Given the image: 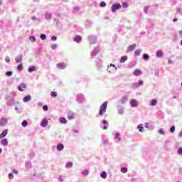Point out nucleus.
I'll list each match as a JSON object with an SVG mask.
<instances>
[{"mask_svg": "<svg viewBox=\"0 0 182 182\" xmlns=\"http://www.w3.org/2000/svg\"><path fill=\"white\" fill-rule=\"evenodd\" d=\"M87 41L90 43V45H95V43H96V42H97V37H96L95 36H89L87 37Z\"/></svg>", "mask_w": 182, "mask_h": 182, "instance_id": "7ed1b4c3", "label": "nucleus"}, {"mask_svg": "<svg viewBox=\"0 0 182 182\" xmlns=\"http://www.w3.org/2000/svg\"><path fill=\"white\" fill-rule=\"evenodd\" d=\"M130 105L132 107H137L139 106V101L134 99H132L130 101Z\"/></svg>", "mask_w": 182, "mask_h": 182, "instance_id": "6e6552de", "label": "nucleus"}, {"mask_svg": "<svg viewBox=\"0 0 182 182\" xmlns=\"http://www.w3.org/2000/svg\"><path fill=\"white\" fill-rule=\"evenodd\" d=\"M7 106H14L15 105V101H14V99H10L6 102Z\"/></svg>", "mask_w": 182, "mask_h": 182, "instance_id": "393cba45", "label": "nucleus"}, {"mask_svg": "<svg viewBox=\"0 0 182 182\" xmlns=\"http://www.w3.org/2000/svg\"><path fill=\"white\" fill-rule=\"evenodd\" d=\"M164 55V53H163V50H159L156 51V58H163Z\"/></svg>", "mask_w": 182, "mask_h": 182, "instance_id": "dca6fc26", "label": "nucleus"}, {"mask_svg": "<svg viewBox=\"0 0 182 182\" xmlns=\"http://www.w3.org/2000/svg\"><path fill=\"white\" fill-rule=\"evenodd\" d=\"M43 110H44V112H48L49 110V107H48V105H44L43 107Z\"/></svg>", "mask_w": 182, "mask_h": 182, "instance_id": "3c124183", "label": "nucleus"}, {"mask_svg": "<svg viewBox=\"0 0 182 182\" xmlns=\"http://www.w3.org/2000/svg\"><path fill=\"white\" fill-rule=\"evenodd\" d=\"M151 106H157V100L156 99H153L151 101Z\"/></svg>", "mask_w": 182, "mask_h": 182, "instance_id": "f704fd0d", "label": "nucleus"}, {"mask_svg": "<svg viewBox=\"0 0 182 182\" xmlns=\"http://www.w3.org/2000/svg\"><path fill=\"white\" fill-rule=\"evenodd\" d=\"M100 6H101V8H105V6H106V2L101 1L100 4Z\"/></svg>", "mask_w": 182, "mask_h": 182, "instance_id": "de8ad7c7", "label": "nucleus"}, {"mask_svg": "<svg viewBox=\"0 0 182 182\" xmlns=\"http://www.w3.org/2000/svg\"><path fill=\"white\" fill-rule=\"evenodd\" d=\"M138 85H139V86H143V85H144L143 80H139L138 81Z\"/></svg>", "mask_w": 182, "mask_h": 182, "instance_id": "6e6d98bb", "label": "nucleus"}, {"mask_svg": "<svg viewBox=\"0 0 182 182\" xmlns=\"http://www.w3.org/2000/svg\"><path fill=\"white\" fill-rule=\"evenodd\" d=\"M56 39H58V38L56 36H53L51 37V41H56Z\"/></svg>", "mask_w": 182, "mask_h": 182, "instance_id": "338daca9", "label": "nucleus"}, {"mask_svg": "<svg viewBox=\"0 0 182 182\" xmlns=\"http://www.w3.org/2000/svg\"><path fill=\"white\" fill-rule=\"evenodd\" d=\"M133 75L134 76H140L141 75H143V72L141 71V70H135L133 73Z\"/></svg>", "mask_w": 182, "mask_h": 182, "instance_id": "a211bd4d", "label": "nucleus"}, {"mask_svg": "<svg viewBox=\"0 0 182 182\" xmlns=\"http://www.w3.org/2000/svg\"><path fill=\"white\" fill-rule=\"evenodd\" d=\"M92 22L90 20H86L85 22V26L87 29H89V28H92Z\"/></svg>", "mask_w": 182, "mask_h": 182, "instance_id": "9b49d317", "label": "nucleus"}, {"mask_svg": "<svg viewBox=\"0 0 182 182\" xmlns=\"http://www.w3.org/2000/svg\"><path fill=\"white\" fill-rule=\"evenodd\" d=\"M17 69L19 70V71H21L23 70V65L22 64H18V66H17Z\"/></svg>", "mask_w": 182, "mask_h": 182, "instance_id": "a19ab883", "label": "nucleus"}, {"mask_svg": "<svg viewBox=\"0 0 182 182\" xmlns=\"http://www.w3.org/2000/svg\"><path fill=\"white\" fill-rule=\"evenodd\" d=\"M76 102H77V103H83V102H85V95H83L82 94L77 95Z\"/></svg>", "mask_w": 182, "mask_h": 182, "instance_id": "39448f33", "label": "nucleus"}, {"mask_svg": "<svg viewBox=\"0 0 182 182\" xmlns=\"http://www.w3.org/2000/svg\"><path fill=\"white\" fill-rule=\"evenodd\" d=\"M68 117L69 120H73V119H75V114L70 111L68 114Z\"/></svg>", "mask_w": 182, "mask_h": 182, "instance_id": "412c9836", "label": "nucleus"}, {"mask_svg": "<svg viewBox=\"0 0 182 182\" xmlns=\"http://www.w3.org/2000/svg\"><path fill=\"white\" fill-rule=\"evenodd\" d=\"M140 53H141V49L136 50L134 52V56H140Z\"/></svg>", "mask_w": 182, "mask_h": 182, "instance_id": "c9c22d12", "label": "nucleus"}, {"mask_svg": "<svg viewBox=\"0 0 182 182\" xmlns=\"http://www.w3.org/2000/svg\"><path fill=\"white\" fill-rule=\"evenodd\" d=\"M176 12H178V14H179V15H182L181 8H178L176 10Z\"/></svg>", "mask_w": 182, "mask_h": 182, "instance_id": "864d4df0", "label": "nucleus"}, {"mask_svg": "<svg viewBox=\"0 0 182 182\" xmlns=\"http://www.w3.org/2000/svg\"><path fill=\"white\" fill-rule=\"evenodd\" d=\"M66 64L65 63H60L57 64V68L58 69L63 70V69H66Z\"/></svg>", "mask_w": 182, "mask_h": 182, "instance_id": "ddd939ff", "label": "nucleus"}, {"mask_svg": "<svg viewBox=\"0 0 182 182\" xmlns=\"http://www.w3.org/2000/svg\"><path fill=\"white\" fill-rule=\"evenodd\" d=\"M32 166V163H31V161H26V164H25V166L27 167V168H31Z\"/></svg>", "mask_w": 182, "mask_h": 182, "instance_id": "58836bf2", "label": "nucleus"}, {"mask_svg": "<svg viewBox=\"0 0 182 182\" xmlns=\"http://www.w3.org/2000/svg\"><path fill=\"white\" fill-rule=\"evenodd\" d=\"M82 176H89V171L85 169L82 172Z\"/></svg>", "mask_w": 182, "mask_h": 182, "instance_id": "4c0bfd02", "label": "nucleus"}, {"mask_svg": "<svg viewBox=\"0 0 182 182\" xmlns=\"http://www.w3.org/2000/svg\"><path fill=\"white\" fill-rule=\"evenodd\" d=\"M119 9H122V5L119 3L112 4L111 7V11L112 14L116 13V11H119Z\"/></svg>", "mask_w": 182, "mask_h": 182, "instance_id": "f03ea898", "label": "nucleus"}, {"mask_svg": "<svg viewBox=\"0 0 182 182\" xmlns=\"http://www.w3.org/2000/svg\"><path fill=\"white\" fill-rule=\"evenodd\" d=\"M82 41V37L80 36H77L74 38V42L79 43Z\"/></svg>", "mask_w": 182, "mask_h": 182, "instance_id": "bb28decb", "label": "nucleus"}, {"mask_svg": "<svg viewBox=\"0 0 182 182\" xmlns=\"http://www.w3.org/2000/svg\"><path fill=\"white\" fill-rule=\"evenodd\" d=\"M8 123V119L1 118L0 119V126H5Z\"/></svg>", "mask_w": 182, "mask_h": 182, "instance_id": "2eb2a0df", "label": "nucleus"}, {"mask_svg": "<svg viewBox=\"0 0 182 182\" xmlns=\"http://www.w3.org/2000/svg\"><path fill=\"white\" fill-rule=\"evenodd\" d=\"M48 119H44L42 120L41 123V127H46V126H48Z\"/></svg>", "mask_w": 182, "mask_h": 182, "instance_id": "4be33fe9", "label": "nucleus"}, {"mask_svg": "<svg viewBox=\"0 0 182 182\" xmlns=\"http://www.w3.org/2000/svg\"><path fill=\"white\" fill-rule=\"evenodd\" d=\"M9 178L10 180H12V178H14V174H13V173H9Z\"/></svg>", "mask_w": 182, "mask_h": 182, "instance_id": "0e129e2a", "label": "nucleus"}, {"mask_svg": "<svg viewBox=\"0 0 182 182\" xmlns=\"http://www.w3.org/2000/svg\"><path fill=\"white\" fill-rule=\"evenodd\" d=\"M148 11H149V7H144V14H147Z\"/></svg>", "mask_w": 182, "mask_h": 182, "instance_id": "e2e57ef3", "label": "nucleus"}, {"mask_svg": "<svg viewBox=\"0 0 182 182\" xmlns=\"http://www.w3.org/2000/svg\"><path fill=\"white\" fill-rule=\"evenodd\" d=\"M133 86H134V87L137 88V87H139V83L138 82H135V83L133 84Z\"/></svg>", "mask_w": 182, "mask_h": 182, "instance_id": "69168bd1", "label": "nucleus"}, {"mask_svg": "<svg viewBox=\"0 0 182 182\" xmlns=\"http://www.w3.org/2000/svg\"><path fill=\"white\" fill-rule=\"evenodd\" d=\"M122 173H126L127 171V168L124 167L121 169Z\"/></svg>", "mask_w": 182, "mask_h": 182, "instance_id": "4d7b16f0", "label": "nucleus"}, {"mask_svg": "<svg viewBox=\"0 0 182 182\" xmlns=\"http://www.w3.org/2000/svg\"><path fill=\"white\" fill-rule=\"evenodd\" d=\"M114 139L115 140H118V141H122V138L120 137V133L119 132L116 133Z\"/></svg>", "mask_w": 182, "mask_h": 182, "instance_id": "a878e982", "label": "nucleus"}, {"mask_svg": "<svg viewBox=\"0 0 182 182\" xmlns=\"http://www.w3.org/2000/svg\"><path fill=\"white\" fill-rule=\"evenodd\" d=\"M36 67L35 66H31L28 69V71L29 72V73H32V72H36Z\"/></svg>", "mask_w": 182, "mask_h": 182, "instance_id": "cd10ccee", "label": "nucleus"}, {"mask_svg": "<svg viewBox=\"0 0 182 182\" xmlns=\"http://www.w3.org/2000/svg\"><path fill=\"white\" fill-rule=\"evenodd\" d=\"M122 8H124V9L129 8V4H127V3H126V2H124V3L122 4Z\"/></svg>", "mask_w": 182, "mask_h": 182, "instance_id": "8fccbe9b", "label": "nucleus"}, {"mask_svg": "<svg viewBox=\"0 0 182 182\" xmlns=\"http://www.w3.org/2000/svg\"><path fill=\"white\" fill-rule=\"evenodd\" d=\"M31 99H32V96L28 95L23 98V102H25L26 103L27 102H30Z\"/></svg>", "mask_w": 182, "mask_h": 182, "instance_id": "aec40b11", "label": "nucleus"}, {"mask_svg": "<svg viewBox=\"0 0 182 182\" xmlns=\"http://www.w3.org/2000/svg\"><path fill=\"white\" fill-rule=\"evenodd\" d=\"M177 153L179 156H182V147L178 149Z\"/></svg>", "mask_w": 182, "mask_h": 182, "instance_id": "a18cd8bd", "label": "nucleus"}, {"mask_svg": "<svg viewBox=\"0 0 182 182\" xmlns=\"http://www.w3.org/2000/svg\"><path fill=\"white\" fill-rule=\"evenodd\" d=\"M65 180V176H58V181L63 182Z\"/></svg>", "mask_w": 182, "mask_h": 182, "instance_id": "49530a36", "label": "nucleus"}, {"mask_svg": "<svg viewBox=\"0 0 182 182\" xmlns=\"http://www.w3.org/2000/svg\"><path fill=\"white\" fill-rule=\"evenodd\" d=\"M29 41H30V42L33 43V42H35V41H36V38H35L34 36H31L29 37Z\"/></svg>", "mask_w": 182, "mask_h": 182, "instance_id": "e433bc0d", "label": "nucleus"}, {"mask_svg": "<svg viewBox=\"0 0 182 182\" xmlns=\"http://www.w3.org/2000/svg\"><path fill=\"white\" fill-rule=\"evenodd\" d=\"M149 58L150 57L146 53L143 55V58L144 59V60H149Z\"/></svg>", "mask_w": 182, "mask_h": 182, "instance_id": "37998d69", "label": "nucleus"}, {"mask_svg": "<svg viewBox=\"0 0 182 182\" xmlns=\"http://www.w3.org/2000/svg\"><path fill=\"white\" fill-rule=\"evenodd\" d=\"M74 11H76V12H79V11H80V7L79 6L74 7Z\"/></svg>", "mask_w": 182, "mask_h": 182, "instance_id": "bf43d9fd", "label": "nucleus"}, {"mask_svg": "<svg viewBox=\"0 0 182 182\" xmlns=\"http://www.w3.org/2000/svg\"><path fill=\"white\" fill-rule=\"evenodd\" d=\"M159 134H165L164 129H160L159 130Z\"/></svg>", "mask_w": 182, "mask_h": 182, "instance_id": "5fc2aeb1", "label": "nucleus"}, {"mask_svg": "<svg viewBox=\"0 0 182 182\" xmlns=\"http://www.w3.org/2000/svg\"><path fill=\"white\" fill-rule=\"evenodd\" d=\"M108 102L105 101L100 107L99 116H103L106 113V109H107Z\"/></svg>", "mask_w": 182, "mask_h": 182, "instance_id": "f257e3e1", "label": "nucleus"}, {"mask_svg": "<svg viewBox=\"0 0 182 182\" xmlns=\"http://www.w3.org/2000/svg\"><path fill=\"white\" fill-rule=\"evenodd\" d=\"M1 146L6 147V146H8V144H9V142L8 141V139H3L1 140Z\"/></svg>", "mask_w": 182, "mask_h": 182, "instance_id": "f3484780", "label": "nucleus"}, {"mask_svg": "<svg viewBox=\"0 0 182 182\" xmlns=\"http://www.w3.org/2000/svg\"><path fill=\"white\" fill-rule=\"evenodd\" d=\"M114 70H117V68H116L114 64H110L107 68V72L112 73V72H114Z\"/></svg>", "mask_w": 182, "mask_h": 182, "instance_id": "0eeeda50", "label": "nucleus"}, {"mask_svg": "<svg viewBox=\"0 0 182 182\" xmlns=\"http://www.w3.org/2000/svg\"><path fill=\"white\" fill-rule=\"evenodd\" d=\"M100 177L102 178H107V173H106V171H102L101 173H100Z\"/></svg>", "mask_w": 182, "mask_h": 182, "instance_id": "c756f323", "label": "nucleus"}, {"mask_svg": "<svg viewBox=\"0 0 182 182\" xmlns=\"http://www.w3.org/2000/svg\"><path fill=\"white\" fill-rule=\"evenodd\" d=\"M154 75H155V76L159 77V75H160V72H159V70H155V73H154Z\"/></svg>", "mask_w": 182, "mask_h": 182, "instance_id": "052dcab7", "label": "nucleus"}, {"mask_svg": "<svg viewBox=\"0 0 182 182\" xmlns=\"http://www.w3.org/2000/svg\"><path fill=\"white\" fill-rule=\"evenodd\" d=\"M66 168H72L73 167V163L68 162L65 165Z\"/></svg>", "mask_w": 182, "mask_h": 182, "instance_id": "473e14b6", "label": "nucleus"}, {"mask_svg": "<svg viewBox=\"0 0 182 182\" xmlns=\"http://www.w3.org/2000/svg\"><path fill=\"white\" fill-rule=\"evenodd\" d=\"M40 38L42 41H46V34H41Z\"/></svg>", "mask_w": 182, "mask_h": 182, "instance_id": "c03bdc74", "label": "nucleus"}, {"mask_svg": "<svg viewBox=\"0 0 182 182\" xmlns=\"http://www.w3.org/2000/svg\"><path fill=\"white\" fill-rule=\"evenodd\" d=\"M45 19L46 21H50V19H52V13L48 12V11H46V13H45Z\"/></svg>", "mask_w": 182, "mask_h": 182, "instance_id": "1a4fd4ad", "label": "nucleus"}, {"mask_svg": "<svg viewBox=\"0 0 182 182\" xmlns=\"http://www.w3.org/2000/svg\"><path fill=\"white\" fill-rule=\"evenodd\" d=\"M26 89V84L25 83H21L18 86V90L20 92H23Z\"/></svg>", "mask_w": 182, "mask_h": 182, "instance_id": "9d476101", "label": "nucleus"}, {"mask_svg": "<svg viewBox=\"0 0 182 182\" xmlns=\"http://www.w3.org/2000/svg\"><path fill=\"white\" fill-rule=\"evenodd\" d=\"M11 75H14V73L12 71H7L6 73V76H11Z\"/></svg>", "mask_w": 182, "mask_h": 182, "instance_id": "603ef678", "label": "nucleus"}, {"mask_svg": "<svg viewBox=\"0 0 182 182\" xmlns=\"http://www.w3.org/2000/svg\"><path fill=\"white\" fill-rule=\"evenodd\" d=\"M129 99V97L127 96H124L120 102L122 103V105H124V103H126V102H127V100Z\"/></svg>", "mask_w": 182, "mask_h": 182, "instance_id": "c85d7f7f", "label": "nucleus"}, {"mask_svg": "<svg viewBox=\"0 0 182 182\" xmlns=\"http://www.w3.org/2000/svg\"><path fill=\"white\" fill-rule=\"evenodd\" d=\"M22 55H17L15 58L16 63H21V62H22Z\"/></svg>", "mask_w": 182, "mask_h": 182, "instance_id": "5701e85b", "label": "nucleus"}, {"mask_svg": "<svg viewBox=\"0 0 182 182\" xmlns=\"http://www.w3.org/2000/svg\"><path fill=\"white\" fill-rule=\"evenodd\" d=\"M5 60L7 63H9V62H11V59L8 56H6Z\"/></svg>", "mask_w": 182, "mask_h": 182, "instance_id": "680f3d73", "label": "nucleus"}, {"mask_svg": "<svg viewBox=\"0 0 182 182\" xmlns=\"http://www.w3.org/2000/svg\"><path fill=\"white\" fill-rule=\"evenodd\" d=\"M126 60H127V56L124 55L121 58L120 63H124V62H126Z\"/></svg>", "mask_w": 182, "mask_h": 182, "instance_id": "2f4dec72", "label": "nucleus"}, {"mask_svg": "<svg viewBox=\"0 0 182 182\" xmlns=\"http://www.w3.org/2000/svg\"><path fill=\"white\" fill-rule=\"evenodd\" d=\"M100 126L101 129H103L104 130H107L109 122H107L106 119H104L100 122Z\"/></svg>", "mask_w": 182, "mask_h": 182, "instance_id": "20e7f679", "label": "nucleus"}, {"mask_svg": "<svg viewBox=\"0 0 182 182\" xmlns=\"http://www.w3.org/2000/svg\"><path fill=\"white\" fill-rule=\"evenodd\" d=\"M171 133H174L176 132V126H172L170 129Z\"/></svg>", "mask_w": 182, "mask_h": 182, "instance_id": "09e8293b", "label": "nucleus"}, {"mask_svg": "<svg viewBox=\"0 0 182 182\" xmlns=\"http://www.w3.org/2000/svg\"><path fill=\"white\" fill-rule=\"evenodd\" d=\"M137 129H139V132H140V133H141L143 132V130L144 129V127H143V124H139L137 127Z\"/></svg>", "mask_w": 182, "mask_h": 182, "instance_id": "72a5a7b5", "label": "nucleus"}, {"mask_svg": "<svg viewBox=\"0 0 182 182\" xmlns=\"http://www.w3.org/2000/svg\"><path fill=\"white\" fill-rule=\"evenodd\" d=\"M99 52H100V47L97 46L91 52V56L95 58Z\"/></svg>", "mask_w": 182, "mask_h": 182, "instance_id": "423d86ee", "label": "nucleus"}, {"mask_svg": "<svg viewBox=\"0 0 182 182\" xmlns=\"http://www.w3.org/2000/svg\"><path fill=\"white\" fill-rule=\"evenodd\" d=\"M30 157H35V152H31L29 154Z\"/></svg>", "mask_w": 182, "mask_h": 182, "instance_id": "774afa93", "label": "nucleus"}, {"mask_svg": "<svg viewBox=\"0 0 182 182\" xmlns=\"http://www.w3.org/2000/svg\"><path fill=\"white\" fill-rule=\"evenodd\" d=\"M134 49H136V44L130 45L127 50V53H129V52H133Z\"/></svg>", "mask_w": 182, "mask_h": 182, "instance_id": "4468645a", "label": "nucleus"}, {"mask_svg": "<svg viewBox=\"0 0 182 182\" xmlns=\"http://www.w3.org/2000/svg\"><path fill=\"white\" fill-rule=\"evenodd\" d=\"M51 97H56L58 96V93L55 91H52L50 93Z\"/></svg>", "mask_w": 182, "mask_h": 182, "instance_id": "ea45409f", "label": "nucleus"}, {"mask_svg": "<svg viewBox=\"0 0 182 182\" xmlns=\"http://www.w3.org/2000/svg\"><path fill=\"white\" fill-rule=\"evenodd\" d=\"M65 149V146L63 144H57V150L58 151H62Z\"/></svg>", "mask_w": 182, "mask_h": 182, "instance_id": "b1692460", "label": "nucleus"}, {"mask_svg": "<svg viewBox=\"0 0 182 182\" xmlns=\"http://www.w3.org/2000/svg\"><path fill=\"white\" fill-rule=\"evenodd\" d=\"M21 125L23 126V127H26V126H28V121L24 120L22 122Z\"/></svg>", "mask_w": 182, "mask_h": 182, "instance_id": "79ce46f5", "label": "nucleus"}, {"mask_svg": "<svg viewBox=\"0 0 182 182\" xmlns=\"http://www.w3.org/2000/svg\"><path fill=\"white\" fill-rule=\"evenodd\" d=\"M7 135H8V129H4L0 134V139H4V137H6Z\"/></svg>", "mask_w": 182, "mask_h": 182, "instance_id": "6ab92c4d", "label": "nucleus"}, {"mask_svg": "<svg viewBox=\"0 0 182 182\" xmlns=\"http://www.w3.org/2000/svg\"><path fill=\"white\" fill-rule=\"evenodd\" d=\"M117 110H118L119 114H124V107L123 106L118 105L117 106Z\"/></svg>", "mask_w": 182, "mask_h": 182, "instance_id": "f8f14e48", "label": "nucleus"}, {"mask_svg": "<svg viewBox=\"0 0 182 182\" xmlns=\"http://www.w3.org/2000/svg\"><path fill=\"white\" fill-rule=\"evenodd\" d=\"M56 48H58V45H57V44H53V45H51V48H52L53 50L56 49Z\"/></svg>", "mask_w": 182, "mask_h": 182, "instance_id": "13d9d810", "label": "nucleus"}, {"mask_svg": "<svg viewBox=\"0 0 182 182\" xmlns=\"http://www.w3.org/2000/svg\"><path fill=\"white\" fill-rule=\"evenodd\" d=\"M59 122H60V123H63V124H66V123H68V120H66L65 118H63V117H60V119H59Z\"/></svg>", "mask_w": 182, "mask_h": 182, "instance_id": "7c9ffc66", "label": "nucleus"}]
</instances>
